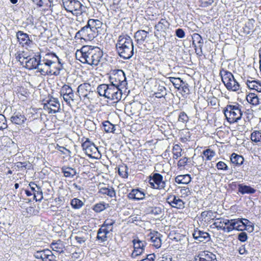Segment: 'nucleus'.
Returning a JSON list of instances; mask_svg holds the SVG:
<instances>
[{"label": "nucleus", "instance_id": "nucleus-54", "mask_svg": "<svg viewBox=\"0 0 261 261\" xmlns=\"http://www.w3.org/2000/svg\"><path fill=\"white\" fill-rule=\"evenodd\" d=\"M197 44L198 45H195L194 46L195 47V51L197 55L201 56L202 54V48L203 44V41L202 38L201 39V40L200 41L197 42Z\"/></svg>", "mask_w": 261, "mask_h": 261}, {"label": "nucleus", "instance_id": "nucleus-33", "mask_svg": "<svg viewBox=\"0 0 261 261\" xmlns=\"http://www.w3.org/2000/svg\"><path fill=\"white\" fill-rule=\"evenodd\" d=\"M248 79L246 81V84L248 87L250 89L255 90L257 92H261V84L257 81Z\"/></svg>", "mask_w": 261, "mask_h": 261}, {"label": "nucleus", "instance_id": "nucleus-44", "mask_svg": "<svg viewBox=\"0 0 261 261\" xmlns=\"http://www.w3.org/2000/svg\"><path fill=\"white\" fill-rule=\"evenodd\" d=\"M70 204L74 209H80L84 204V202L80 199L74 198L71 200Z\"/></svg>", "mask_w": 261, "mask_h": 261}, {"label": "nucleus", "instance_id": "nucleus-13", "mask_svg": "<svg viewBox=\"0 0 261 261\" xmlns=\"http://www.w3.org/2000/svg\"><path fill=\"white\" fill-rule=\"evenodd\" d=\"M167 202L172 207L177 209H183L185 207V202L179 197L170 195L166 199Z\"/></svg>", "mask_w": 261, "mask_h": 261}, {"label": "nucleus", "instance_id": "nucleus-12", "mask_svg": "<svg viewBox=\"0 0 261 261\" xmlns=\"http://www.w3.org/2000/svg\"><path fill=\"white\" fill-rule=\"evenodd\" d=\"M82 147L85 153L90 158L98 151L97 147L89 138H86V141L82 144Z\"/></svg>", "mask_w": 261, "mask_h": 261}, {"label": "nucleus", "instance_id": "nucleus-10", "mask_svg": "<svg viewBox=\"0 0 261 261\" xmlns=\"http://www.w3.org/2000/svg\"><path fill=\"white\" fill-rule=\"evenodd\" d=\"M107 98L112 100L118 101L121 100L122 96V90L112 84H109Z\"/></svg>", "mask_w": 261, "mask_h": 261}, {"label": "nucleus", "instance_id": "nucleus-30", "mask_svg": "<svg viewBox=\"0 0 261 261\" xmlns=\"http://www.w3.org/2000/svg\"><path fill=\"white\" fill-rule=\"evenodd\" d=\"M61 171L66 177L73 178L77 174L75 169L67 166L62 167Z\"/></svg>", "mask_w": 261, "mask_h": 261}, {"label": "nucleus", "instance_id": "nucleus-26", "mask_svg": "<svg viewBox=\"0 0 261 261\" xmlns=\"http://www.w3.org/2000/svg\"><path fill=\"white\" fill-rule=\"evenodd\" d=\"M91 90V85L89 83H84L80 85L77 88V92L80 95L87 97L88 93Z\"/></svg>", "mask_w": 261, "mask_h": 261}, {"label": "nucleus", "instance_id": "nucleus-47", "mask_svg": "<svg viewBox=\"0 0 261 261\" xmlns=\"http://www.w3.org/2000/svg\"><path fill=\"white\" fill-rule=\"evenodd\" d=\"M222 218H219L216 219V221L215 222L213 225H214L218 230H222L224 232H226V226H224V224L222 223Z\"/></svg>", "mask_w": 261, "mask_h": 261}, {"label": "nucleus", "instance_id": "nucleus-14", "mask_svg": "<svg viewBox=\"0 0 261 261\" xmlns=\"http://www.w3.org/2000/svg\"><path fill=\"white\" fill-rule=\"evenodd\" d=\"M193 261H217V260L215 254L209 251H204L200 252L197 255H195Z\"/></svg>", "mask_w": 261, "mask_h": 261}, {"label": "nucleus", "instance_id": "nucleus-43", "mask_svg": "<svg viewBox=\"0 0 261 261\" xmlns=\"http://www.w3.org/2000/svg\"><path fill=\"white\" fill-rule=\"evenodd\" d=\"M154 95L158 98L164 97L167 95L166 88L163 86L159 85L158 91L154 93Z\"/></svg>", "mask_w": 261, "mask_h": 261}, {"label": "nucleus", "instance_id": "nucleus-25", "mask_svg": "<svg viewBox=\"0 0 261 261\" xmlns=\"http://www.w3.org/2000/svg\"><path fill=\"white\" fill-rule=\"evenodd\" d=\"M10 120L13 123L17 125H22L25 122L27 118L24 115L17 112L13 114V115L11 117Z\"/></svg>", "mask_w": 261, "mask_h": 261}, {"label": "nucleus", "instance_id": "nucleus-55", "mask_svg": "<svg viewBox=\"0 0 261 261\" xmlns=\"http://www.w3.org/2000/svg\"><path fill=\"white\" fill-rule=\"evenodd\" d=\"M216 167L218 170L227 171L229 169L228 166L222 161H219L216 164Z\"/></svg>", "mask_w": 261, "mask_h": 261}, {"label": "nucleus", "instance_id": "nucleus-9", "mask_svg": "<svg viewBox=\"0 0 261 261\" xmlns=\"http://www.w3.org/2000/svg\"><path fill=\"white\" fill-rule=\"evenodd\" d=\"M148 182L151 188L165 190L166 182V181L163 180V176L161 174L153 173L148 177Z\"/></svg>", "mask_w": 261, "mask_h": 261}, {"label": "nucleus", "instance_id": "nucleus-4", "mask_svg": "<svg viewBox=\"0 0 261 261\" xmlns=\"http://www.w3.org/2000/svg\"><path fill=\"white\" fill-rule=\"evenodd\" d=\"M222 81L229 91L237 92L240 89V85L229 71L222 68L220 71Z\"/></svg>", "mask_w": 261, "mask_h": 261}, {"label": "nucleus", "instance_id": "nucleus-7", "mask_svg": "<svg viewBox=\"0 0 261 261\" xmlns=\"http://www.w3.org/2000/svg\"><path fill=\"white\" fill-rule=\"evenodd\" d=\"M109 81L111 84L121 89L124 88L126 85L125 75L122 70H117L111 74L109 77Z\"/></svg>", "mask_w": 261, "mask_h": 261}, {"label": "nucleus", "instance_id": "nucleus-48", "mask_svg": "<svg viewBox=\"0 0 261 261\" xmlns=\"http://www.w3.org/2000/svg\"><path fill=\"white\" fill-rule=\"evenodd\" d=\"M251 139L255 143L260 142L261 140V132L254 131L251 135Z\"/></svg>", "mask_w": 261, "mask_h": 261}, {"label": "nucleus", "instance_id": "nucleus-35", "mask_svg": "<svg viewBox=\"0 0 261 261\" xmlns=\"http://www.w3.org/2000/svg\"><path fill=\"white\" fill-rule=\"evenodd\" d=\"M247 101L250 104L256 106L260 103V99L257 95L254 93H250L246 96Z\"/></svg>", "mask_w": 261, "mask_h": 261}, {"label": "nucleus", "instance_id": "nucleus-60", "mask_svg": "<svg viewBox=\"0 0 261 261\" xmlns=\"http://www.w3.org/2000/svg\"><path fill=\"white\" fill-rule=\"evenodd\" d=\"M105 84L99 85L97 88V92L100 96H103V93L104 91H105L107 89L105 88Z\"/></svg>", "mask_w": 261, "mask_h": 261}, {"label": "nucleus", "instance_id": "nucleus-32", "mask_svg": "<svg viewBox=\"0 0 261 261\" xmlns=\"http://www.w3.org/2000/svg\"><path fill=\"white\" fill-rule=\"evenodd\" d=\"M191 181L189 174L179 175L175 178V181L178 184L187 185Z\"/></svg>", "mask_w": 261, "mask_h": 261}, {"label": "nucleus", "instance_id": "nucleus-1", "mask_svg": "<svg viewBox=\"0 0 261 261\" xmlns=\"http://www.w3.org/2000/svg\"><path fill=\"white\" fill-rule=\"evenodd\" d=\"M25 61V68L29 70L37 69L42 75H59L63 69V63L55 53H47L39 55Z\"/></svg>", "mask_w": 261, "mask_h": 261}, {"label": "nucleus", "instance_id": "nucleus-58", "mask_svg": "<svg viewBox=\"0 0 261 261\" xmlns=\"http://www.w3.org/2000/svg\"><path fill=\"white\" fill-rule=\"evenodd\" d=\"M180 193L185 197L188 196L191 194V192L189 188L186 187H180Z\"/></svg>", "mask_w": 261, "mask_h": 261}, {"label": "nucleus", "instance_id": "nucleus-21", "mask_svg": "<svg viewBox=\"0 0 261 261\" xmlns=\"http://www.w3.org/2000/svg\"><path fill=\"white\" fill-rule=\"evenodd\" d=\"M16 36L18 41L20 44H22V46H24V45H30L32 43L29 35L21 31H18L16 33Z\"/></svg>", "mask_w": 261, "mask_h": 261}, {"label": "nucleus", "instance_id": "nucleus-63", "mask_svg": "<svg viewBox=\"0 0 261 261\" xmlns=\"http://www.w3.org/2000/svg\"><path fill=\"white\" fill-rule=\"evenodd\" d=\"M175 35L179 38H183L185 36V33L182 29H177L175 31Z\"/></svg>", "mask_w": 261, "mask_h": 261}, {"label": "nucleus", "instance_id": "nucleus-57", "mask_svg": "<svg viewBox=\"0 0 261 261\" xmlns=\"http://www.w3.org/2000/svg\"><path fill=\"white\" fill-rule=\"evenodd\" d=\"M180 87L181 88V94L182 95H188L190 93L189 85L187 83L184 82V84H182Z\"/></svg>", "mask_w": 261, "mask_h": 261}, {"label": "nucleus", "instance_id": "nucleus-42", "mask_svg": "<svg viewBox=\"0 0 261 261\" xmlns=\"http://www.w3.org/2000/svg\"><path fill=\"white\" fill-rule=\"evenodd\" d=\"M169 79L174 87L178 90H180L182 84H184V82L180 77H170Z\"/></svg>", "mask_w": 261, "mask_h": 261}, {"label": "nucleus", "instance_id": "nucleus-2", "mask_svg": "<svg viewBox=\"0 0 261 261\" xmlns=\"http://www.w3.org/2000/svg\"><path fill=\"white\" fill-rule=\"evenodd\" d=\"M76 55L80 56L79 60L83 63L97 66L102 59L103 51L98 47L87 45L82 47Z\"/></svg>", "mask_w": 261, "mask_h": 261}, {"label": "nucleus", "instance_id": "nucleus-40", "mask_svg": "<svg viewBox=\"0 0 261 261\" xmlns=\"http://www.w3.org/2000/svg\"><path fill=\"white\" fill-rule=\"evenodd\" d=\"M99 193L103 195H107L110 197H114L116 196L115 191L112 187L110 188L106 187L101 188L99 189Z\"/></svg>", "mask_w": 261, "mask_h": 261}, {"label": "nucleus", "instance_id": "nucleus-59", "mask_svg": "<svg viewBox=\"0 0 261 261\" xmlns=\"http://www.w3.org/2000/svg\"><path fill=\"white\" fill-rule=\"evenodd\" d=\"M239 220L241 221L240 226L241 227V231L245 229L246 227V225H247V223H251V222L248 220L244 218H239Z\"/></svg>", "mask_w": 261, "mask_h": 261}, {"label": "nucleus", "instance_id": "nucleus-49", "mask_svg": "<svg viewBox=\"0 0 261 261\" xmlns=\"http://www.w3.org/2000/svg\"><path fill=\"white\" fill-rule=\"evenodd\" d=\"M203 154L206 157V160L210 161L215 156L216 152L210 149H207L203 151Z\"/></svg>", "mask_w": 261, "mask_h": 261}, {"label": "nucleus", "instance_id": "nucleus-8", "mask_svg": "<svg viewBox=\"0 0 261 261\" xmlns=\"http://www.w3.org/2000/svg\"><path fill=\"white\" fill-rule=\"evenodd\" d=\"M98 35L94 32L91 28L89 27L87 23L86 25L82 27L81 30L77 32L75 35V39L84 40H92Z\"/></svg>", "mask_w": 261, "mask_h": 261}, {"label": "nucleus", "instance_id": "nucleus-37", "mask_svg": "<svg viewBox=\"0 0 261 261\" xmlns=\"http://www.w3.org/2000/svg\"><path fill=\"white\" fill-rule=\"evenodd\" d=\"M76 233L74 239L80 244L85 243L88 239V234L85 231H78Z\"/></svg>", "mask_w": 261, "mask_h": 261}, {"label": "nucleus", "instance_id": "nucleus-56", "mask_svg": "<svg viewBox=\"0 0 261 261\" xmlns=\"http://www.w3.org/2000/svg\"><path fill=\"white\" fill-rule=\"evenodd\" d=\"M32 1L38 6L41 7L44 5H47L48 3H52L53 0H32Z\"/></svg>", "mask_w": 261, "mask_h": 261}, {"label": "nucleus", "instance_id": "nucleus-18", "mask_svg": "<svg viewBox=\"0 0 261 261\" xmlns=\"http://www.w3.org/2000/svg\"><path fill=\"white\" fill-rule=\"evenodd\" d=\"M161 233L155 231L150 232L147 236L148 239L151 241L152 245L156 248H159L161 246Z\"/></svg>", "mask_w": 261, "mask_h": 261}, {"label": "nucleus", "instance_id": "nucleus-29", "mask_svg": "<svg viewBox=\"0 0 261 261\" xmlns=\"http://www.w3.org/2000/svg\"><path fill=\"white\" fill-rule=\"evenodd\" d=\"M169 25L170 24L167 20L162 18L155 25V29L158 32H165Z\"/></svg>", "mask_w": 261, "mask_h": 261}, {"label": "nucleus", "instance_id": "nucleus-64", "mask_svg": "<svg viewBox=\"0 0 261 261\" xmlns=\"http://www.w3.org/2000/svg\"><path fill=\"white\" fill-rule=\"evenodd\" d=\"M201 6L203 7H206L214 2V0H200Z\"/></svg>", "mask_w": 261, "mask_h": 261}, {"label": "nucleus", "instance_id": "nucleus-46", "mask_svg": "<svg viewBox=\"0 0 261 261\" xmlns=\"http://www.w3.org/2000/svg\"><path fill=\"white\" fill-rule=\"evenodd\" d=\"M128 168L126 165L121 166L118 168V172L119 175L123 178H127L128 177Z\"/></svg>", "mask_w": 261, "mask_h": 261}, {"label": "nucleus", "instance_id": "nucleus-20", "mask_svg": "<svg viewBox=\"0 0 261 261\" xmlns=\"http://www.w3.org/2000/svg\"><path fill=\"white\" fill-rule=\"evenodd\" d=\"M29 186L33 192L34 199L36 201H41L43 197L41 187L37 186L34 182H30Z\"/></svg>", "mask_w": 261, "mask_h": 261}, {"label": "nucleus", "instance_id": "nucleus-24", "mask_svg": "<svg viewBox=\"0 0 261 261\" xmlns=\"http://www.w3.org/2000/svg\"><path fill=\"white\" fill-rule=\"evenodd\" d=\"M47 105L50 107V108H48L47 106V108L50 109L49 113L55 114L59 112L60 110V105L57 98H52L49 99L47 102Z\"/></svg>", "mask_w": 261, "mask_h": 261}, {"label": "nucleus", "instance_id": "nucleus-19", "mask_svg": "<svg viewBox=\"0 0 261 261\" xmlns=\"http://www.w3.org/2000/svg\"><path fill=\"white\" fill-rule=\"evenodd\" d=\"M87 23L89 27L93 29L94 32L96 33L97 35L101 33V28L103 24L100 20L95 19H89Z\"/></svg>", "mask_w": 261, "mask_h": 261}, {"label": "nucleus", "instance_id": "nucleus-61", "mask_svg": "<svg viewBox=\"0 0 261 261\" xmlns=\"http://www.w3.org/2000/svg\"><path fill=\"white\" fill-rule=\"evenodd\" d=\"M238 239L242 242H245L247 239V234L245 232H242L238 234Z\"/></svg>", "mask_w": 261, "mask_h": 261}, {"label": "nucleus", "instance_id": "nucleus-11", "mask_svg": "<svg viewBox=\"0 0 261 261\" xmlns=\"http://www.w3.org/2000/svg\"><path fill=\"white\" fill-rule=\"evenodd\" d=\"M133 243L134 250L131 254V257L136 258L144 253L147 243L145 241H141L138 239H134Z\"/></svg>", "mask_w": 261, "mask_h": 261}, {"label": "nucleus", "instance_id": "nucleus-39", "mask_svg": "<svg viewBox=\"0 0 261 261\" xmlns=\"http://www.w3.org/2000/svg\"><path fill=\"white\" fill-rule=\"evenodd\" d=\"M171 239L179 242L182 245H185L188 241V238L186 236L181 235L179 233L175 234L174 237L171 238Z\"/></svg>", "mask_w": 261, "mask_h": 261}, {"label": "nucleus", "instance_id": "nucleus-62", "mask_svg": "<svg viewBox=\"0 0 261 261\" xmlns=\"http://www.w3.org/2000/svg\"><path fill=\"white\" fill-rule=\"evenodd\" d=\"M155 256L154 253L148 254L146 255L144 258L141 259V261H154Z\"/></svg>", "mask_w": 261, "mask_h": 261}, {"label": "nucleus", "instance_id": "nucleus-36", "mask_svg": "<svg viewBox=\"0 0 261 261\" xmlns=\"http://www.w3.org/2000/svg\"><path fill=\"white\" fill-rule=\"evenodd\" d=\"M230 161L233 164L240 166L243 163L244 159L243 156L233 153L231 155Z\"/></svg>", "mask_w": 261, "mask_h": 261}, {"label": "nucleus", "instance_id": "nucleus-38", "mask_svg": "<svg viewBox=\"0 0 261 261\" xmlns=\"http://www.w3.org/2000/svg\"><path fill=\"white\" fill-rule=\"evenodd\" d=\"M254 22L255 20L253 19H250L246 23L245 27L243 28L244 32L246 34H249L251 32H253Z\"/></svg>", "mask_w": 261, "mask_h": 261}, {"label": "nucleus", "instance_id": "nucleus-31", "mask_svg": "<svg viewBox=\"0 0 261 261\" xmlns=\"http://www.w3.org/2000/svg\"><path fill=\"white\" fill-rule=\"evenodd\" d=\"M238 191L242 194H254L256 191L255 189L252 188L251 187L243 184H239L238 185Z\"/></svg>", "mask_w": 261, "mask_h": 261}, {"label": "nucleus", "instance_id": "nucleus-41", "mask_svg": "<svg viewBox=\"0 0 261 261\" xmlns=\"http://www.w3.org/2000/svg\"><path fill=\"white\" fill-rule=\"evenodd\" d=\"M109 207L108 203H106L104 202L96 203L93 206V210L96 213H100Z\"/></svg>", "mask_w": 261, "mask_h": 261}, {"label": "nucleus", "instance_id": "nucleus-23", "mask_svg": "<svg viewBox=\"0 0 261 261\" xmlns=\"http://www.w3.org/2000/svg\"><path fill=\"white\" fill-rule=\"evenodd\" d=\"M127 197L129 199L140 200L145 198V193L138 189H133L127 195Z\"/></svg>", "mask_w": 261, "mask_h": 261}, {"label": "nucleus", "instance_id": "nucleus-17", "mask_svg": "<svg viewBox=\"0 0 261 261\" xmlns=\"http://www.w3.org/2000/svg\"><path fill=\"white\" fill-rule=\"evenodd\" d=\"M52 251L49 249L38 250L34 253V256L36 259H40L42 261H49L53 257Z\"/></svg>", "mask_w": 261, "mask_h": 261}, {"label": "nucleus", "instance_id": "nucleus-16", "mask_svg": "<svg viewBox=\"0 0 261 261\" xmlns=\"http://www.w3.org/2000/svg\"><path fill=\"white\" fill-rule=\"evenodd\" d=\"M193 236L195 240L200 242L206 243L211 239L210 235L208 232L200 230L198 228L194 229Z\"/></svg>", "mask_w": 261, "mask_h": 261}, {"label": "nucleus", "instance_id": "nucleus-22", "mask_svg": "<svg viewBox=\"0 0 261 261\" xmlns=\"http://www.w3.org/2000/svg\"><path fill=\"white\" fill-rule=\"evenodd\" d=\"M110 231H113L112 227L110 229L100 227L97 231V235L96 237L97 240L100 243H103L106 242L108 239L107 235L110 233Z\"/></svg>", "mask_w": 261, "mask_h": 261}, {"label": "nucleus", "instance_id": "nucleus-28", "mask_svg": "<svg viewBox=\"0 0 261 261\" xmlns=\"http://www.w3.org/2000/svg\"><path fill=\"white\" fill-rule=\"evenodd\" d=\"M148 212L158 218H161L164 215V208L163 206H151L148 208Z\"/></svg>", "mask_w": 261, "mask_h": 261}, {"label": "nucleus", "instance_id": "nucleus-52", "mask_svg": "<svg viewBox=\"0 0 261 261\" xmlns=\"http://www.w3.org/2000/svg\"><path fill=\"white\" fill-rule=\"evenodd\" d=\"M178 121L184 123H187L189 121V117L185 112H181L178 115Z\"/></svg>", "mask_w": 261, "mask_h": 261}, {"label": "nucleus", "instance_id": "nucleus-51", "mask_svg": "<svg viewBox=\"0 0 261 261\" xmlns=\"http://www.w3.org/2000/svg\"><path fill=\"white\" fill-rule=\"evenodd\" d=\"M8 124L7 123V120L5 116L0 114V130H3L7 128Z\"/></svg>", "mask_w": 261, "mask_h": 261}, {"label": "nucleus", "instance_id": "nucleus-45", "mask_svg": "<svg viewBox=\"0 0 261 261\" xmlns=\"http://www.w3.org/2000/svg\"><path fill=\"white\" fill-rule=\"evenodd\" d=\"M102 125L105 131L107 133H114L115 130V125L110 123L109 121L103 122Z\"/></svg>", "mask_w": 261, "mask_h": 261}, {"label": "nucleus", "instance_id": "nucleus-34", "mask_svg": "<svg viewBox=\"0 0 261 261\" xmlns=\"http://www.w3.org/2000/svg\"><path fill=\"white\" fill-rule=\"evenodd\" d=\"M148 32L144 30H139L137 31L134 35V37L136 39L138 43H142L145 41L147 38Z\"/></svg>", "mask_w": 261, "mask_h": 261}, {"label": "nucleus", "instance_id": "nucleus-15", "mask_svg": "<svg viewBox=\"0 0 261 261\" xmlns=\"http://www.w3.org/2000/svg\"><path fill=\"white\" fill-rule=\"evenodd\" d=\"M60 94L67 104L70 103V100H73L74 93L69 86L64 85L61 89Z\"/></svg>", "mask_w": 261, "mask_h": 261}, {"label": "nucleus", "instance_id": "nucleus-5", "mask_svg": "<svg viewBox=\"0 0 261 261\" xmlns=\"http://www.w3.org/2000/svg\"><path fill=\"white\" fill-rule=\"evenodd\" d=\"M224 114L227 121L230 123L238 122L241 119L242 112L240 106L236 105H227L223 110Z\"/></svg>", "mask_w": 261, "mask_h": 261}, {"label": "nucleus", "instance_id": "nucleus-3", "mask_svg": "<svg viewBox=\"0 0 261 261\" xmlns=\"http://www.w3.org/2000/svg\"><path fill=\"white\" fill-rule=\"evenodd\" d=\"M134 45L131 38L127 35L119 36L116 48L119 56L123 59H129L134 55Z\"/></svg>", "mask_w": 261, "mask_h": 261}, {"label": "nucleus", "instance_id": "nucleus-53", "mask_svg": "<svg viewBox=\"0 0 261 261\" xmlns=\"http://www.w3.org/2000/svg\"><path fill=\"white\" fill-rule=\"evenodd\" d=\"M181 149L180 148L179 146L178 145H175L173 148V158L177 159L178 157L181 155Z\"/></svg>", "mask_w": 261, "mask_h": 261}, {"label": "nucleus", "instance_id": "nucleus-50", "mask_svg": "<svg viewBox=\"0 0 261 261\" xmlns=\"http://www.w3.org/2000/svg\"><path fill=\"white\" fill-rule=\"evenodd\" d=\"M115 223V220L111 219H107L104 221L101 227H102L103 228H108V229H110L112 227L113 228V226Z\"/></svg>", "mask_w": 261, "mask_h": 261}, {"label": "nucleus", "instance_id": "nucleus-6", "mask_svg": "<svg viewBox=\"0 0 261 261\" xmlns=\"http://www.w3.org/2000/svg\"><path fill=\"white\" fill-rule=\"evenodd\" d=\"M65 10L73 14H81L85 9L84 6L78 0H62Z\"/></svg>", "mask_w": 261, "mask_h": 261}, {"label": "nucleus", "instance_id": "nucleus-27", "mask_svg": "<svg viewBox=\"0 0 261 261\" xmlns=\"http://www.w3.org/2000/svg\"><path fill=\"white\" fill-rule=\"evenodd\" d=\"M241 221L238 219L230 220V224L229 226H226V232H230L233 230H237L241 231V227L240 226Z\"/></svg>", "mask_w": 261, "mask_h": 261}]
</instances>
